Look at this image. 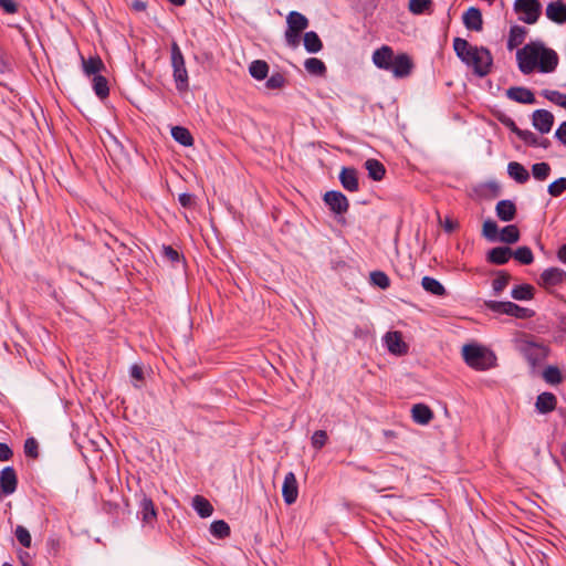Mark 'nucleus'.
Listing matches in <instances>:
<instances>
[{
  "mask_svg": "<svg viewBox=\"0 0 566 566\" xmlns=\"http://www.w3.org/2000/svg\"><path fill=\"white\" fill-rule=\"evenodd\" d=\"M520 71L527 75L538 70L542 73H552L558 65V54L542 41H531L516 52Z\"/></svg>",
  "mask_w": 566,
  "mask_h": 566,
  "instance_id": "1",
  "label": "nucleus"
},
{
  "mask_svg": "<svg viewBox=\"0 0 566 566\" xmlns=\"http://www.w3.org/2000/svg\"><path fill=\"white\" fill-rule=\"evenodd\" d=\"M453 50L461 62L472 67L476 76L484 77L490 74L493 66V56L488 48L474 46L465 39L454 38Z\"/></svg>",
  "mask_w": 566,
  "mask_h": 566,
  "instance_id": "2",
  "label": "nucleus"
},
{
  "mask_svg": "<svg viewBox=\"0 0 566 566\" xmlns=\"http://www.w3.org/2000/svg\"><path fill=\"white\" fill-rule=\"evenodd\" d=\"M462 356L467 365L476 370H488L496 363L493 352L474 344L464 345Z\"/></svg>",
  "mask_w": 566,
  "mask_h": 566,
  "instance_id": "3",
  "label": "nucleus"
},
{
  "mask_svg": "<svg viewBox=\"0 0 566 566\" xmlns=\"http://www.w3.org/2000/svg\"><path fill=\"white\" fill-rule=\"evenodd\" d=\"M287 28L284 33L286 45L296 49L301 42L302 32L308 28V19L297 11H291L286 17Z\"/></svg>",
  "mask_w": 566,
  "mask_h": 566,
  "instance_id": "4",
  "label": "nucleus"
},
{
  "mask_svg": "<svg viewBox=\"0 0 566 566\" xmlns=\"http://www.w3.org/2000/svg\"><path fill=\"white\" fill-rule=\"evenodd\" d=\"M170 53L172 76L176 83V88L179 92H186L189 87V77L186 69L184 54L177 42H172Z\"/></svg>",
  "mask_w": 566,
  "mask_h": 566,
  "instance_id": "5",
  "label": "nucleus"
},
{
  "mask_svg": "<svg viewBox=\"0 0 566 566\" xmlns=\"http://www.w3.org/2000/svg\"><path fill=\"white\" fill-rule=\"evenodd\" d=\"M518 350L527 360L532 369L539 366L548 356L549 347L543 343H536L532 339H521Z\"/></svg>",
  "mask_w": 566,
  "mask_h": 566,
  "instance_id": "6",
  "label": "nucleus"
},
{
  "mask_svg": "<svg viewBox=\"0 0 566 566\" xmlns=\"http://www.w3.org/2000/svg\"><path fill=\"white\" fill-rule=\"evenodd\" d=\"M485 307L497 314H505L515 318L527 319L535 316V311L522 307L511 301H485Z\"/></svg>",
  "mask_w": 566,
  "mask_h": 566,
  "instance_id": "7",
  "label": "nucleus"
},
{
  "mask_svg": "<svg viewBox=\"0 0 566 566\" xmlns=\"http://www.w3.org/2000/svg\"><path fill=\"white\" fill-rule=\"evenodd\" d=\"M513 8L520 14L518 20L526 24L536 23L542 14L539 0H515Z\"/></svg>",
  "mask_w": 566,
  "mask_h": 566,
  "instance_id": "8",
  "label": "nucleus"
},
{
  "mask_svg": "<svg viewBox=\"0 0 566 566\" xmlns=\"http://www.w3.org/2000/svg\"><path fill=\"white\" fill-rule=\"evenodd\" d=\"M324 202L326 203V206H328L331 211L336 214L346 213L349 208L347 197L343 192L337 190L327 191L324 195Z\"/></svg>",
  "mask_w": 566,
  "mask_h": 566,
  "instance_id": "9",
  "label": "nucleus"
},
{
  "mask_svg": "<svg viewBox=\"0 0 566 566\" xmlns=\"http://www.w3.org/2000/svg\"><path fill=\"white\" fill-rule=\"evenodd\" d=\"M384 343L390 354L402 356L408 353L409 346L405 343L401 332H387L384 336Z\"/></svg>",
  "mask_w": 566,
  "mask_h": 566,
  "instance_id": "10",
  "label": "nucleus"
},
{
  "mask_svg": "<svg viewBox=\"0 0 566 566\" xmlns=\"http://www.w3.org/2000/svg\"><path fill=\"white\" fill-rule=\"evenodd\" d=\"M413 66L411 57L407 53H400L396 55L388 72H391L397 78H405L411 74Z\"/></svg>",
  "mask_w": 566,
  "mask_h": 566,
  "instance_id": "11",
  "label": "nucleus"
},
{
  "mask_svg": "<svg viewBox=\"0 0 566 566\" xmlns=\"http://www.w3.org/2000/svg\"><path fill=\"white\" fill-rule=\"evenodd\" d=\"M138 515H140L144 524L154 525L157 520V510L154 501L144 492L140 494Z\"/></svg>",
  "mask_w": 566,
  "mask_h": 566,
  "instance_id": "12",
  "label": "nucleus"
},
{
  "mask_svg": "<svg viewBox=\"0 0 566 566\" xmlns=\"http://www.w3.org/2000/svg\"><path fill=\"white\" fill-rule=\"evenodd\" d=\"M396 57L391 46L382 45L373 53V63L380 70L388 71Z\"/></svg>",
  "mask_w": 566,
  "mask_h": 566,
  "instance_id": "13",
  "label": "nucleus"
},
{
  "mask_svg": "<svg viewBox=\"0 0 566 566\" xmlns=\"http://www.w3.org/2000/svg\"><path fill=\"white\" fill-rule=\"evenodd\" d=\"M18 486V476L13 467H6L0 472V489L6 495L15 492Z\"/></svg>",
  "mask_w": 566,
  "mask_h": 566,
  "instance_id": "14",
  "label": "nucleus"
},
{
  "mask_svg": "<svg viewBox=\"0 0 566 566\" xmlns=\"http://www.w3.org/2000/svg\"><path fill=\"white\" fill-rule=\"evenodd\" d=\"M282 496L287 505L296 502L298 496V485L296 476L293 472H289L282 485Z\"/></svg>",
  "mask_w": 566,
  "mask_h": 566,
  "instance_id": "15",
  "label": "nucleus"
},
{
  "mask_svg": "<svg viewBox=\"0 0 566 566\" xmlns=\"http://www.w3.org/2000/svg\"><path fill=\"white\" fill-rule=\"evenodd\" d=\"M532 124L542 134L551 132L554 124V116L546 109H536L532 116Z\"/></svg>",
  "mask_w": 566,
  "mask_h": 566,
  "instance_id": "16",
  "label": "nucleus"
},
{
  "mask_svg": "<svg viewBox=\"0 0 566 566\" xmlns=\"http://www.w3.org/2000/svg\"><path fill=\"white\" fill-rule=\"evenodd\" d=\"M338 177L345 190L349 192L359 190L358 172L354 167H343Z\"/></svg>",
  "mask_w": 566,
  "mask_h": 566,
  "instance_id": "17",
  "label": "nucleus"
},
{
  "mask_svg": "<svg viewBox=\"0 0 566 566\" xmlns=\"http://www.w3.org/2000/svg\"><path fill=\"white\" fill-rule=\"evenodd\" d=\"M512 256L513 250L510 247L501 245L488 251L486 261L491 264L503 265L506 264Z\"/></svg>",
  "mask_w": 566,
  "mask_h": 566,
  "instance_id": "18",
  "label": "nucleus"
},
{
  "mask_svg": "<svg viewBox=\"0 0 566 566\" xmlns=\"http://www.w3.org/2000/svg\"><path fill=\"white\" fill-rule=\"evenodd\" d=\"M506 96L517 103L521 104H534L536 103V98L534 93L523 86H512L506 91Z\"/></svg>",
  "mask_w": 566,
  "mask_h": 566,
  "instance_id": "19",
  "label": "nucleus"
},
{
  "mask_svg": "<svg viewBox=\"0 0 566 566\" xmlns=\"http://www.w3.org/2000/svg\"><path fill=\"white\" fill-rule=\"evenodd\" d=\"M463 24L468 30L481 31L483 28V19L481 10L475 7H470L463 14Z\"/></svg>",
  "mask_w": 566,
  "mask_h": 566,
  "instance_id": "20",
  "label": "nucleus"
},
{
  "mask_svg": "<svg viewBox=\"0 0 566 566\" xmlns=\"http://www.w3.org/2000/svg\"><path fill=\"white\" fill-rule=\"evenodd\" d=\"M496 217L503 222H510L516 217V206L512 200H500L495 207Z\"/></svg>",
  "mask_w": 566,
  "mask_h": 566,
  "instance_id": "21",
  "label": "nucleus"
},
{
  "mask_svg": "<svg viewBox=\"0 0 566 566\" xmlns=\"http://www.w3.org/2000/svg\"><path fill=\"white\" fill-rule=\"evenodd\" d=\"M546 17L557 23L563 24L566 22V3L562 1H554L546 7Z\"/></svg>",
  "mask_w": 566,
  "mask_h": 566,
  "instance_id": "22",
  "label": "nucleus"
},
{
  "mask_svg": "<svg viewBox=\"0 0 566 566\" xmlns=\"http://www.w3.org/2000/svg\"><path fill=\"white\" fill-rule=\"evenodd\" d=\"M566 277V272L559 268H549L541 274V283L544 286H555L560 284Z\"/></svg>",
  "mask_w": 566,
  "mask_h": 566,
  "instance_id": "23",
  "label": "nucleus"
},
{
  "mask_svg": "<svg viewBox=\"0 0 566 566\" xmlns=\"http://www.w3.org/2000/svg\"><path fill=\"white\" fill-rule=\"evenodd\" d=\"M557 399L552 392H542L537 396L535 407L539 413L552 412L556 408Z\"/></svg>",
  "mask_w": 566,
  "mask_h": 566,
  "instance_id": "24",
  "label": "nucleus"
},
{
  "mask_svg": "<svg viewBox=\"0 0 566 566\" xmlns=\"http://www.w3.org/2000/svg\"><path fill=\"white\" fill-rule=\"evenodd\" d=\"M81 59L83 72L87 76L99 75L98 73L105 70V64L98 55L90 56L88 59H84V56H81Z\"/></svg>",
  "mask_w": 566,
  "mask_h": 566,
  "instance_id": "25",
  "label": "nucleus"
},
{
  "mask_svg": "<svg viewBox=\"0 0 566 566\" xmlns=\"http://www.w3.org/2000/svg\"><path fill=\"white\" fill-rule=\"evenodd\" d=\"M411 416L419 424H428L433 419L432 410L424 403H416L411 409Z\"/></svg>",
  "mask_w": 566,
  "mask_h": 566,
  "instance_id": "26",
  "label": "nucleus"
},
{
  "mask_svg": "<svg viewBox=\"0 0 566 566\" xmlns=\"http://www.w3.org/2000/svg\"><path fill=\"white\" fill-rule=\"evenodd\" d=\"M507 174L518 184H525L530 179L528 170L517 161H511L507 165Z\"/></svg>",
  "mask_w": 566,
  "mask_h": 566,
  "instance_id": "27",
  "label": "nucleus"
},
{
  "mask_svg": "<svg viewBox=\"0 0 566 566\" xmlns=\"http://www.w3.org/2000/svg\"><path fill=\"white\" fill-rule=\"evenodd\" d=\"M527 35V29L522 25H512L507 39V49L513 50L521 45Z\"/></svg>",
  "mask_w": 566,
  "mask_h": 566,
  "instance_id": "28",
  "label": "nucleus"
},
{
  "mask_svg": "<svg viewBox=\"0 0 566 566\" xmlns=\"http://www.w3.org/2000/svg\"><path fill=\"white\" fill-rule=\"evenodd\" d=\"M422 289L434 296H446L447 290L446 287L434 277L423 276L421 280Z\"/></svg>",
  "mask_w": 566,
  "mask_h": 566,
  "instance_id": "29",
  "label": "nucleus"
},
{
  "mask_svg": "<svg viewBox=\"0 0 566 566\" xmlns=\"http://www.w3.org/2000/svg\"><path fill=\"white\" fill-rule=\"evenodd\" d=\"M365 168L368 171L369 178L375 181H380L384 179L386 174L385 166L377 159L370 158L365 161Z\"/></svg>",
  "mask_w": 566,
  "mask_h": 566,
  "instance_id": "30",
  "label": "nucleus"
},
{
  "mask_svg": "<svg viewBox=\"0 0 566 566\" xmlns=\"http://www.w3.org/2000/svg\"><path fill=\"white\" fill-rule=\"evenodd\" d=\"M303 44L308 53H317L323 49V42L315 31L305 32Z\"/></svg>",
  "mask_w": 566,
  "mask_h": 566,
  "instance_id": "31",
  "label": "nucleus"
},
{
  "mask_svg": "<svg viewBox=\"0 0 566 566\" xmlns=\"http://www.w3.org/2000/svg\"><path fill=\"white\" fill-rule=\"evenodd\" d=\"M192 506L198 515L202 518L209 517L213 513L211 503L201 495H196L192 500Z\"/></svg>",
  "mask_w": 566,
  "mask_h": 566,
  "instance_id": "32",
  "label": "nucleus"
},
{
  "mask_svg": "<svg viewBox=\"0 0 566 566\" xmlns=\"http://www.w3.org/2000/svg\"><path fill=\"white\" fill-rule=\"evenodd\" d=\"M172 138L185 147H190L193 145V137L188 128L182 126H174L171 128Z\"/></svg>",
  "mask_w": 566,
  "mask_h": 566,
  "instance_id": "33",
  "label": "nucleus"
},
{
  "mask_svg": "<svg viewBox=\"0 0 566 566\" xmlns=\"http://www.w3.org/2000/svg\"><path fill=\"white\" fill-rule=\"evenodd\" d=\"M520 237L521 234L517 226L509 224L501 230L497 241L506 244H513L520 240Z\"/></svg>",
  "mask_w": 566,
  "mask_h": 566,
  "instance_id": "34",
  "label": "nucleus"
},
{
  "mask_svg": "<svg viewBox=\"0 0 566 566\" xmlns=\"http://www.w3.org/2000/svg\"><path fill=\"white\" fill-rule=\"evenodd\" d=\"M535 289L527 283L515 285L512 289L511 296L516 301H530L534 298Z\"/></svg>",
  "mask_w": 566,
  "mask_h": 566,
  "instance_id": "35",
  "label": "nucleus"
},
{
  "mask_svg": "<svg viewBox=\"0 0 566 566\" xmlns=\"http://www.w3.org/2000/svg\"><path fill=\"white\" fill-rule=\"evenodd\" d=\"M305 70L316 76H325L327 67L325 63L317 57H308L304 62Z\"/></svg>",
  "mask_w": 566,
  "mask_h": 566,
  "instance_id": "36",
  "label": "nucleus"
},
{
  "mask_svg": "<svg viewBox=\"0 0 566 566\" xmlns=\"http://www.w3.org/2000/svg\"><path fill=\"white\" fill-rule=\"evenodd\" d=\"M249 72L258 81L265 80L269 74V64L263 60H255L250 64Z\"/></svg>",
  "mask_w": 566,
  "mask_h": 566,
  "instance_id": "37",
  "label": "nucleus"
},
{
  "mask_svg": "<svg viewBox=\"0 0 566 566\" xmlns=\"http://www.w3.org/2000/svg\"><path fill=\"white\" fill-rule=\"evenodd\" d=\"M210 533L216 538L223 539L230 536L231 530L227 522L223 520H217L211 523Z\"/></svg>",
  "mask_w": 566,
  "mask_h": 566,
  "instance_id": "38",
  "label": "nucleus"
},
{
  "mask_svg": "<svg viewBox=\"0 0 566 566\" xmlns=\"http://www.w3.org/2000/svg\"><path fill=\"white\" fill-rule=\"evenodd\" d=\"M93 90L95 94L101 98L104 99L108 97L109 95V87H108V81L103 75H96L93 77Z\"/></svg>",
  "mask_w": 566,
  "mask_h": 566,
  "instance_id": "39",
  "label": "nucleus"
},
{
  "mask_svg": "<svg viewBox=\"0 0 566 566\" xmlns=\"http://www.w3.org/2000/svg\"><path fill=\"white\" fill-rule=\"evenodd\" d=\"M516 261H518L523 265H530L534 261V255L532 250L524 245L517 248L515 251H513V256Z\"/></svg>",
  "mask_w": 566,
  "mask_h": 566,
  "instance_id": "40",
  "label": "nucleus"
},
{
  "mask_svg": "<svg viewBox=\"0 0 566 566\" xmlns=\"http://www.w3.org/2000/svg\"><path fill=\"white\" fill-rule=\"evenodd\" d=\"M511 275L506 271H499L496 279L492 282V289L495 295H500L507 286Z\"/></svg>",
  "mask_w": 566,
  "mask_h": 566,
  "instance_id": "41",
  "label": "nucleus"
},
{
  "mask_svg": "<svg viewBox=\"0 0 566 566\" xmlns=\"http://www.w3.org/2000/svg\"><path fill=\"white\" fill-rule=\"evenodd\" d=\"M499 227L495 221L489 219L484 221L482 227L483 237L490 242H496L499 238Z\"/></svg>",
  "mask_w": 566,
  "mask_h": 566,
  "instance_id": "42",
  "label": "nucleus"
},
{
  "mask_svg": "<svg viewBox=\"0 0 566 566\" xmlns=\"http://www.w3.org/2000/svg\"><path fill=\"white\" fill-rule=\"evenodd\" d=\"M543 378L549 385H558L563 380L562 373L556 366L546 367L543 371Z\"/></svg>",
  "mask_w": 566,
  "mask_h": 566,
  "instance_id": "43",
  "label": "nucleus"
},
{
  "mask_svg": "<svg viewBox=\"0 0 566 566\" xmlns=\"http://www.w3.org/2000/svg\"><path fill=\"white\" fill-rule=\"evenodd\" d=\"M370 283L381 290H386L390 286V279L382 271H373L370 273Z\"/></svg>",
  "mask_w": 566,
  "mask_h": 566,
  "instance_id": "44",
  "label": "nucleus"
},
{
  "mask_svg": "<svg viewBox=\"0 0 566 566\" xmlns=\"http://www.w3.org/2000/svg\"><path fill=\"white\" fill-rule=\"evenodd\" d=\"M542 95L549 102L566 108V94L553 90H543Z\"/></svg>",
  "mask_w": 566,
  "mask_h": 566,
  "instance_id": "45",
  "label": "nucleus"
},
{
  "mask_svg": "<svg viewBox=\"0 0 566 566\" xmlns=\"http://www.w3.org/2000/svg\"><path fill=\"white\" fill-rule=\"evenodd\" d=\"M533 177L537 180H545L551 174V166L547 163H537L532 166Z\"/></svg>",
  "mask_w": 566,
  "mask_h": 566,
  "instance_id": "46",
  "label": "nucleus"
},
{
  "mask_svg": "<svg viewBox=\"0 0 566 566\" xmlns=\"http://www.w3.org/2000/svg\"><path fill=\"white\" fill-rule=\"evenodd\" d=\"M285 83V76L280 72H275L266 80L265 87L269 90H280L284 87Z\"/></svg>",
  "mask_w": 566,
  "mask_h": 566,
  "instance_id": "47",
  "label": "nucleus"
},
{
  "mask_svg": "<svg viewBox=\"0 0 566 566\" xmlns=\"http://www.w3.org/2000/svg\"><path fill=\"white\" fill-rule=\"evenodd\" d=\"M15 537L18 539V542L25 548H30L31 547V543H32V537H31V534L30 532L28 531L27 527L22 526V525H18L17 528H15Z\"/></svg>",
  "mask_w": 566,
  "mask_h": 566,
  "instance_id": "48",
  "label": "nucleus"
},
{
  "mask_svg": "<svg viewBox=\"0 0 566 566\" xmlns=\"http://www.w3.org/2000/svg\"><path fill=\"white\" fill-rule=\"evenodd\" d=\"M432 6L431 0H410L409 1V10L413 14H421L428 11Z\"/></svg>",
  "mask_w": 566,
  "mask_h": 566,
  "instance_id": "49",
  "label": "nucleus"
},
{
  "mask_svg": "<svg viewBox=\"0 0 566 566\" xmlns=\"http://www.w3.org/2000/svg\"><path fill=\"white\" fill-rule=\"evenodd\" d=\"M547 191L552 197H559L563 192L566 191V177H560L553 181L548 186Z\"/></svg>",
  "mask_w": 566,
  "mask_h": 566,
  "instance_id": "50",
  "label": "nucleus"
},
{
  "mask_svg": "<svg viewBox=\"0 0 566 566\" xmlns=\"http://www.w3.org/2000/svg\"><path fill=\"white\" fill-rule=\"evenodd\" d=\"M327 440L328 436L325 430H316L311 438V443L315 450H319L327 443Z\"/></svg>",
  "mask_w": 566,
  "mask_h": 566,
  "instance_id": "51",
  "label": "nucleus"
},
{
  "mask_svg": "<svg viewBox=\"0 0 566 566\" xmlns=\"http://www.w3.org/2000/svg\"><path fill=\"white\" fill-rule=\"evenodd\" d=\"M24 453L27 457L36 459L39 457V443L35 438L31 437L24 441Z\"/></svg>",
  "mask_w": 566,
  "mask_h": 566,
  "instance_id": "52",
  "label": "nucleus"
},
{
  "mask_svg": "<svg viewBox=\"0 0 566 566\" xmlns=\"http://www.w3.org/2000/svg\"><path fill=\"white\" fill-rule=\"evenodd\" d=\"M497 120L504 125L506 128H509L512 133H514L517 137L522 133L523 129L518 128L513 118L505 114H500L497 116Z\"/></svg>",
  "mask_w": 566,
  "mask_h": 566,
  "instance_id": "53",
  "label": "nucleus"
},
{
  "mask_svg": "<svg viewBox=\"0 0 566 566\" xmlns=\"http://www.w3.org/2000/svg\"><path fill=\"white\" fill-rule=\"evenodd\" d=\"M518 138L528 146L537 147L538 136L531 130L523 129Z\"/></svg>",
  "mask_w": 566,
  "mask_h": 566,
  "instance_id": "54",
  "label": "nucleus"
},
{
  "mask_svg": "<svg viewBox=\"0 0 566 566\" xmlns=\"http://www.w3.org/2000/svg\"><path fill=\"white\" fill-rule=\"evenodd\" d=\"M0 8L8 14H14L19 11V4L15 0H0Z\"/></svg>",
  "mask_w": 566,
  "mask_h": 566,
  "instance_id": "55",
  "label": "nucleus"
},
{
  "mask_svg": "<svg viewBox=\"0 0 566 566\" xmlns=\"http://www.w3.org/2000/svg\"><path fill=\"white\" fill-rule=\"evenodd\" d=\"M163 253L164 256L170 262H178L180 260V254L178 253V251L170 245H164Z\"/></svg>",
  "mask_w": 566,
  "mask_h": 566,
  "instance_id": "56",
  "label": "nucleus"
},
{
  "mask_svg": "<svg viewBox=\"0 0 566 566\" xmlns=\"http://www.w3.org/2000/svg\"><path fill=\"white\" fill-rule=\"evenodd\" d=\"M13 457L11 448L3 442H0V461H9Z\"/></svg>",
  "mask_w": 566,
  "mask_h": 566,
  "instance_id": "57",
  "label": "nucleus"
},
{
  "mask_svg": "<svg viewBox=\"0 0 566 566\" xmlns=\"http://www.w3.org/2000/svg\"><path fill=\"white\" fill-rule=\"evenodd\" d=\"M10 71V63L7 53L0 48V74H4Z\"/></svg>",
  "mask_w": 566,
  "mask_h": 566,
  "instance_id": "58",
  "label": "nucleus"
},
{
  "mask_svg": "<svg viewBox=\"0 0 566 566\" xmlns=\"http://www.w3.org/2000/svg\"><path fill=\"white\" fill-rule=\"evenodd\" d=\"M49 554L56 555L60 551V539L50 537L46 542Z\"/></svg>",
  "mask_w": 566,
  "mask_h": 566,
  "instance_id": "59",
  "label": "nucleus"
},
{
  "mask_svg": "<svg viewBox=\"0 0 566 566\" xmlns=\"http://www.w3.org/2000/svg\"><path fill=\"white\" fill-rule=\"evenodd\" d=\"M178 201L184 208H191L193 205V196L187 192L180 193Z\"/></svg>",
  "mask_w": 566,
  "mask_h": 566,
  "instance_id": "60",
  "label": "nucleus"
},
{
  "mask_svg": "<svg viewBox=\"0 0 566 566\" xmlns=\"http://www.w3.org/2000/svg\"><path fill=\"white\" fill-rule=\"evenodd\" d=\"M129 374H130V377L137 381H142L144 380V371H143V368L137 365V364H134L130 369H129Z\"/></svg>",
  "mask_w": 566,
  "mask_h": 566,
  "instance_id": "61",
  "label": "nucleus"
},
{
  "mask_svg": "<svg viewBox=\"0 0 566 566\" xmlns=\"http://www.w3.org/2000/svg\"><path fill=\"white\" fill-rule=\"evenodd\" d=\"M555 137L564 145H566V120L563 122L555 132Z\"/></svg>",
  "mask_w": 566,
  "mask_h": 566,
  "instance_id": "62",
  "label": "nucleus"
},
{
  "mask_svg": "<svg viewBox=\"0 0 566 566\" xmlns=\"http://www.w3.org/2000/svg\"><path fill=\"white\" fill-rule=\"evenodd\" d=\"M459 227V223L450 218H446L443 229L446 232L451 233Z\"/></svg>",
  "mask_w": 566,
  "mask_h": 566,
  "instance_id": "63",
  "label": "nucleus"
},
{
  "mask_svg": "<svg viewBox=\"0 0 566 566\" xmlns=\"http://www.w3.org/2000/svg\"><path fill=\"white\" fill-rule=\"evenodd\" d=\"M130 7L134 11L142 12L146 10L147 4L143 0H133Z\"/></svg>",
  "mask_w": 566,
  "mask_h": 566,
  "instance_id": "64",
  "label": "nucleus"
}]
</instances>
